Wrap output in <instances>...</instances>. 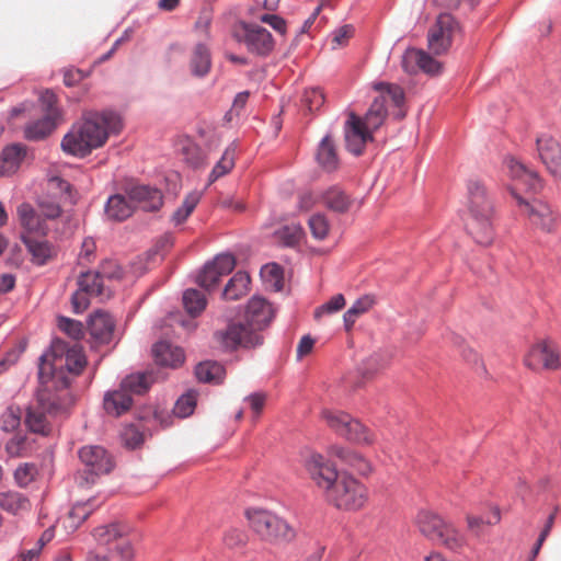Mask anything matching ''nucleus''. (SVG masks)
<instances>
[{
  "instance_id": "nucleus-1",
  "label": "nucleus",
  "mask_w": 561,
  "mask_h": 561,
  "mask_svg": "<svg viewBox=\"0 0 561 561\" xmlns=\"http://www.w3.org/2000/svg\"><path fill=\"white\" fill-rule=\"evenodd\" d=\"M122 126L121 115L115 111L87 112L72 124L62 137L60 147L68 156L85 158L103 147L111 135L118 134Z\"/></svg>"
},
{
  "instance_id": "nucleus-2",
  "label": "nucleus",
  "mask_w": 561,
  "mask_h": 561,
  "mask_svg": "<svg viewBox=\"0 0 561 561\" xmlns=\"http://www.w3.org/2000/svg\"><path fill=\"white\" fill-rule=\"evenodd\" d=\"M306 468L316 484L325 491L327 500L335 507L355 511L366 502V488L352 476H340L335 465L323 455L312 453L306 459Z\"/></svg>"
},
{
  "instance_id": "nucleus-3",
  "label": "nucleus",
  "mask_w": 561,
  "mask_h": 561,
  "mask_svg": "<svg viewBox=\"0 0 561 561\" xmlns=\"http://www.w3.org/2000/svg\"><path fill=\"white\" fill-rule=\"evenodd\" d=\"M38 381L58 393H67L73 377L79 376L88 362L83 348L78 344L69 345L66 341L55 337L50 346L38 358Z\"/></svg>"
},
{
  "instance_id": "nucleus-4",
  "label": "nucleus",
  "mask_w": 561,
  "mask_h": 561,
  "mask_svg": "<svg viewBox=\"0 0 561 561\" xmlns=\"http://www.w3.org/2000/svg\"><path fill=\"white\" fill-rule=\"evenodd\" d=\"M467 188L470 211V219L466 225L467 230L478 244L490 245L494 238L492 202L480 181L469 180Z\"/></svg>"
},
{
  "instance_id": "nucleus-5",
  "label": "nucleus",
  "mask_w": 561,
  "mask_h": 561,
  "mask_svg": "<svg viewBox=\"0 0 561 561\" xmlns=\"http://www.w3.org/2000/svg\"><path fill=\"white\" fill-rule=\"evenodd\" d=\"M71 397L58 393L48 386H41L35 394L34 402L26 409L25 424L36 434L47 435L50 431L48 416H58L65 413L71 404Z\"/></svg>"
},
{
  "instance_id": "nucleus-6",
  "label": "nucleus",
  "mask_w": 561,
  "mask_h": 561,
  "mask_svg": "<svg viewBox=\"0 0 561 561\" xmlns=\"http://www.w3.org/2000/svg\"><path fill=\"white\" fill-rule=\"evenodd\" d=\"M251 529L264 541L273 545H287L296 537V530L283 517L263 508L245 511Z\"/></svg>"
},
{
  "instance_id": "nucleus-7",
  "label": "nucleus",
  "mask_w": 561,
  "mask_h": 561,
  "mask_svg": "<svg viewBox=\"0 0 561 561\" xmlns=\"http://www.w3.org/2000/svg\"><path fill=\"white\" fill-rule=\"evenodd\" d=\"M416 525L423 536L451 551H458L466 545L465 536L435 512L420 511L416 516Z\"/></svg>"
},
{
  "instance_id": "nucleus-8",
  "label": "nucleus",
  "mask_w": 561,
  "mask_h": 561,
  "mask_svg": "<svg viewBox=\"0 0 561 561\" xmlns=\"http://www.w3.org/2000/svg\"><path fill=\"white\" fill-rule=\"evenodd\" d=\"M127 528L118 523H112L96 527L93 537L99 547H104L111 553L112 559L119 561H133L135 550L130 540L126 537Z\"/></svg>"
},
{
  "instance_id": "nucleus-9",
  "label": "nucleus",
  "mask_w": 561,
  "mask_h": 561,
  "mask_svg": "<svg viewBox=\"0 0 561 561\" xmlns=\"http://www.w3.org/2000/svg\"><path fill=\"white\" fill-rule=\"evenodd\" d=\"M214 339L227 352L239 347L253 348L263 344V336L241 321H230L225 329L214 333Z\"/></svg>"
},
{
  "instance_id": "nucleus-10",
  "label": "nucleus",
  "mask_w": 561,
  "mask_h": 561,
  "mask_svg": "<svg viewBox=\"0 0 561 561\" xmlns=\"http://www.w3.org/2000/svg\"><path fill=\"white\" fill-rule=\"evenodd\" d=\"M323 416L328 425L340 436L357 444H371L374 438L370 431L358 420L345 412L327 411Z\"/></svg>"
},
{
  "instance_id": "nucleus-11",
  "label": "nucleus",
  "mask_w": 561,
  "mask_h": 561,
  "mask_svg": "<svg viewBox=\"0 0 561 561\" xmlns=\"http://www.w3.org/2000/svg\"><path fill=\"white\" fill-rule=\"evenodd\" d=\"M79 458L84 467L82 478L87 484H93L96 478L108 473L114 466L108 453L96 445L80 448Z\"/></svg>"
},
{
  "instance_id": "nucleus-12",
  "label": "nucleus",
  "mask_w": 561,
  "mask_h": 561,
  "mask_svg": "<svg viewBox=\"0 0 561 561\" xmlns=\"http://www.w3.org/2000/svg\"><path fill=\"white\" fill-rule=\"evenodd\" d=\"M242 35L238 39L243 43L249 53L259 57H267L274 49L272 34L263 26L253 23H241Z\"/></svg>"
},
{
  "instance_id": "nucleus-13",
  "label": "nucleus",
  "mask_w": 561,
  "mask_h": 561,
  "mask_svg": "<svg viewBox=\"0 0 561 561\" xmlns=\"http://www.w3.org/2000/svg\"><path fill=\"white\" fill-rule=\"evenodd\" d=\"M123 275L121 267L108 261L103 263L102 271L82 272L78 277V287L80 291L91 297H99L103 294V279H118Z\"/></svg>"
},
{
  "instance_id": "nucleus-14",
  "label": "nucleus",
  "mask_w": 561,
  "mask_h": 561,
  "mask_svg": "<svg viewBox=\"0 0 561 561\" xmlns=\"http://www.w3.org/2000/svg\"><path fill=\"white\" fill-rule=\"evenodd\" d=\"M124 192L135 205V210L140 208L146 213H153L163 205V194L153 185L133 183L126 185Z\"/></svg>"
},
{
  "instance_id": "nucleus-15",
  "label": "nucleus",
  "mask_w": 561,
  "mask_h": 561,
  "mask_svg": "<svg viewBox=\"0 0 561 561\" xmlns=\"http://www.w3.org/2000/svg\"><path fill=\"white\" fill-rule=\"evenodd\" d=\"M512 195L516 198L522 213L529 218L534 226L547 232L552 230L556 217L547 203L536 198L527 201L518 195L514 188H512Z\"/></svg>"
},
{
  "instance_id": "nucleus-16",
  "label": "nucleus",
  "mask_w": 561,
  "mask_h": 561,
  "mask_svg": "<svg viewBox=\"0 0 561 561\" xmlns=\"http://www.w3.org/2000/svg\"><path fill=\"white\" fill-rule=\"evenodd\" d=\"M457 27L458 24L450 14H439L435 25L427 34L428 48L436 55L445 53L450 46L453 34Z\"/></svg>"
},
{
  "instance_id": "nucleus-17",
  "label": "nucleus",
  "mask_w": 561,
  "mask_h": 561,
  "mask_svg": "<svg viewBox=\"0 0 561 561\" xmlns=\"http://www.w3.org/2000/svg\"><path fill=\"white\" fill-rule=\"evenodd\" d=\"M401 65L409 75L422 71L426 75H437L442 71V65L423 49L410 47L402 55Z\"/></svg>"
},
{
  "instance_id": "nucleus-18",
  "label": "nucleus",
  "mask_w": 561,
  "mask_h": 561,
  "mask_svg": "<svg viewBox=\"0 0 561 561\" xmlns=\"http://www.w3.org/2000/svg\"><path fill=\"white\" fill-rule=\"evenodd\" d=\"M274 316L275 310L266 299L253 296L247 304L244 322L251 330L260 333L270 325Z\"/></svg>"
},
{
  "instance_id": "nucleus-19",
  "label": "nucleus",
  "mask_w": 561,
  "mask_h": 561,
  "mask_svg": "<svg viewBox=\"0 0 561 561\" xmlns=\"http://www.w3.org/2000/svg\"><path fill=\"white\" fill-rule=\"evenodd\" d=\"M525 364L531 369L539 367L546 369H558L560 367V353L557 346L548 340L535 344L525 358Z\"/></svg>"
},
{
  "instance_id": "nucleus-20",
  "label": "nucleus",
  "mask_w": 561,
  "mask_h": 561,
  "mask_svg": "<svg viewBox=\"0 0 561 561\" xmlns=\"http://www.w3.org/2000/svg\"><path fill=\"white\" fill-rule=\"evenodd\" d=\"M345 147L354 156H360L368 141H373V133L358 121V116L351 113L344 125Z\"/></svg>"
},
{
  "instance_id": "nucleus-21",
  "label": "nucleus",
  "mask_w": 561,
  "mask_h": 561,
  "mask_svg": "<svg viewBox=\"0 0 561 561\" xmlns=\"http://www.w3.org/2000/svg\"><path fill=\"white\" fill-rule=\"evenodd\" d=\"M539 158L549 172L561 180V146L549 134H541L536 138Z\"/></svg>"
},
{
  "instance_id": "nucleus-22",
  "label": "nucleus",
  "mask_w": 561,
  "mask_h": 561,
  "mask_svg": "<svg viewBox=\"0 0 561 561\" xmlns=\"http://www.w3.org/2000/svg\"><path fill=\"white\" fill-rule=\"evenodd\" d=\"M88 329L91 337L99 344L117 343L115 321L107 312L98 310L89 317Z\"/></svg>"
},
{
  "instance_id": "nucleus-23",
  "label": "nucleus",
  "mask_w": 561,
  "mask_h": 561,
  "mask_svg": "<svg viewBox=\"0 0 561 561\" xmlns=\"http://www.w3.org/2000/svg\"><path fill=\"white\" fill-rule=\"evenodd\" d=\"M151 353L157 365L162 367L178 368L185 360L184 350L165 340L154 343Z\"/></svg>"
},
{
  "instance_id": "nucleus-24",
  "label": "nucleus",
  "mask_w": 561,
  "mask_h": 561,
  "mask_svg": "<svg viewBox=\"0 0 561 561\" xmlns=\"http://www.w3.org/2000/svg\"><path fill=\"white\" fill-rule=\"evenodd\" d=\"M135 205L131 204L127 195L112 194L104 204V218L112 222H123L133 216Z\"/></svg>"
},
{
  "instance_id": "nucleus-25",
  "label": "nucleus",
  "mask_w": 561,
  "mask_h": 561,
  "mask_svg": "<svg viewBox=\"0 0 561 561\" xmlns=\"http://www.w3.org/2000/svg\"><path fill=\"white\" fill-rule=\"evenodd\" d=\"M504 163L512 179L519 181L528 191L536 193L541 190L542 182L536 171L528 169L514 157H506Z\"/></svg>"
},
{
  "instance_id": "nucleus-26",
  "label": "nucleus",
  "mask_w": 561,
  "mask_h": 561,
  "mask_svg": "<svg viewBox=\"0 0 561 561\" xmlns=\"http://www.w3.org/2000/svg\"><path fill=\"white\" fill-rule=\"evenodd\" d=\"M329 454L362 476L368 474L371 470L369 461L351 448L333 445L329 448Z\"/></svg>"
},
{
  "instance_id": "nucleus-27",
  "label": "nucleus",
  "mask_w": 561,
  "mask_h": 561,
  "mask_svg": "<svg viewBox=\"0 0 561 561\" xmlns=\"http://www.w3.org/2000/svg\"><path fill=\"white\" fill-rule=\"evenodd\" d=\"M375 91L380 92L379 95H386V103L391 101L392 105L397 108L393 117L401 121L405 117L407 112L403 108L405 103V94L402 87L396 83L379 81L373 84Z\"/></svg>"
},
{
  "instance_id": "nucleus-28",
  "label": "nucleus",
  "mask_w": 561,
  "mask_h": 561,
  "mask_svg": "<svg viewBox=\"0 0 561 561\" xmlns=\"http://www.w3.org/2000/svg\"><path fill=\"white\" fill-rule=\"evenodd\" d=\"M323 205L336 214H345L350 210L353 199L341 186L332 185L321 193Z\"/></svg>"
},
{
  "instance_id": "nucleus-29",
  "label": "nucleus",
  "mask_w": 561,
  "mask_h": 561,
  "mask_svg": "<svg viewBox=\"0 0 561 561\" xmlns=\"http://www.w3.org/2000/svg\"><path fill=\"white\" fill-rule=\"evenodd\" d=\"M26 156V147L22 144H12L3 148L0 156V174L10 175L18 171Z\"/></svg>"
},
{
  "instance_id": "nucleus-30",
  "label": "nucleus",
  "mask_w": 561,
  "mask_h": 561,
  "mask_svg": "<svg viewBox=\"0 0 561 561\" xmlns=\"http://www.w3.org/2000/svg\"><path fill=\"white\" fill-rule=\"evenodd\" d=\"M387 115L386 95H378L371 102L364 117L358 116V121L374 134L383 124Z\"/></svg>"
},
{
  "instance_id": "nucleus-31",
  "label": "nucleus",
  "mask_w": 561,
  "mask_h": 561,
  "mask_svg": "<svg viewBox=\"0 0 561 561\" xmlns=\"http://www.w3.org/2000/svg\"><path fill=\"white\" fill-rule=\"evenodd\" d=\"M18 217L21 226L25 229V234H45V222L42 219L41 214L37 213L31 204L22 203L18 207Z\"/></svg>"
},
{
  "instance_id": "nucleus-32",
  "label": "nucleus",
  "mask_w": 561,
  "mask_h": 561,
  "mask_svg": "<svg viewBox=\"0 0 561 561\" xmlns=\"http://www.w3.org/2000/svg\"><path fill=\"white\" fill-rule=\"evenodd\" d=\"M21 240L32 255L33 264L43 266L53 256V247L47 240H39L25 233H21Z\"/></svg>"
},
{
  "instance_id": "nucleus-33",
  "label": "nucleus",
  "mask_w": 561,
  "mask_h": 561,
  "mask_svg": "<svg viewBox=\"0 0 561 561\" xmlns=\"http://www.w3.org/2000/svg\"><path fill=\"white\" fill-rule=\"evenodd\" d=\"M133 398L121 387L104 394L103 408L107 414L119 416L133 405Z\"/></svg>"
},
{
  "instance_id": "nucleus-34",
  "label": "nucleus",
  "mask_w": 561,
  "mask_h": 561,
  "mask_svg": "<svg viewBox=\"0 0 561 561\" xmlns=\"http://www.w3.org/2000/svg\"><path fill=\"white\" fill-rule=\"evenodd\" d=\"M153 383V375L149 371H137L123 378L119 387L124 389L131 398L133 394L146 393Z\"/></svg>"
},
{
  "instance_id": "nucleus-35",
  "label": "nucleus",
  "mask_w": 561,
  "mask_h": 561,
  "mask_svg": "<svg viewBox=\"0 0 561 561\" xmlns=\"http://www.w3.org/2000/svg\"><path fill=\"white\" fill-rule=\"evenodd\" d=\"M195 376L204 383L219 385L226 377V368L215 360H205L196 365Z\"/></svg>"
},
{
  "instance_id": "nucleus-36",
  "label": "nucleus",
  "mask_w": 561,
  "mask_h": 561,
  "mask_svg": "<svg viewBox=\"0 0 561 561\" xmlns=\"http://www.w3.org/2000/svg\"><path fill=\"white\" fill-rule=\"evenodd\" d=\"M56 127V119H53L49 115H43L24 127V137L31 141H38L50 135Z\"/></svg>"
},
{
  "instance_id": "nucleus-37",
  "label": "nucleus",
  "mask_w": 561,
  "mask_h": 561,
  "mask_svg": "<svg viewBox=\"0 0 561 561\" xmlns=\"http://www.w3.org/2000/svg\"><path fill=\"white\" fill-rule=\"evenodd\" d=\"M251 283L250 275L244 271H238L226 284L222 290V298L226 300H238L249 291Z\"/></svg>"
},
{
  "instance_id": "nucleus-38",
  "label": "nucleus",
  "mask_w": 561,
  "mask_h": 561,
  "mask_svg": "<svg viewBox=\"0 0 561 561\" xmlns=\"http://www.w3.org/2000/svg\"><path fill=\"white\" fill-rule=\"evenodd\" d=\"M238 149V142L234 140L222 152L220 159L216 162L208 176V183L211 184L218 179L228 174L234 167L236 152Z\"/></svg>"
},
{
  "instance_id": "nucleus-39",
  "label": "nucleus",
  "mask_w": 561,
  "mask_h": 561,
  "mask_svg": "<svg viewBox=\"0 0 561 561\" xmlns=\"http://www.w3.org/2000/svg\"><path fill=\"white\" fill-rule=\"evenodd\" d=\"M191 72L193 76L203 78L205 77L211 67V55L209 48L198 43L195 45L192 58H191Z\"/></svg>"
},
{
  "instance_id": "nucleus-40",
  "label": "nucleus",
  "mask_w": 561,
  "mask_h": 561,
  "mask_svg": "<svg viewBox=\"0 0 561 561\" xmlns=\"http://www.w3.org/2000/svg\"><path fill=\"white\" fill-rule=\"evenodd\" d=\"M317 161L328 172H332L337 169L339 158L336 154L334 141L330 135H325L321 139L318 146Z\"/></svg>"
},
{
  "instance_id": "nucleus-41",
  "label": "nucleus",
  "mask_w": 561,
  "mask_h": 561,
  "mask_svg": "<svg viewBox=\"0 0 561 561\" xmlns=\"http://www.w3.org/2000/svg\"><path fill=\"white\" fill-rule=\"evenodd\" d=\"M0 507L13 515L26 512L31 507L28 497L16 491L0 493Z\"/></svg>"
},
{
  "instance_id": "nucleus-42",
  "label": "nucleus",
  "mask_w": 561,
  "mask_h": 561,
  "mask_svg": "<svg viewBox=\"0 0 561 561\" xmlns=\"http://www.w3.org/2000/svg\"><path fill=\"white\" fill-rule=\"evenodd\" d=\"M275 239L286 248L297 247L305 237V230L300 224L284 225L274 232Z\"/></svg>"
},
{
  "instance_id": "nucleus-43",
  "label": "nucleus",
  "mask_w": 561,
  "mask_h": 561,
  "mask_svg": "<svg viewBox=\"0 0 561 561\" xmlns=\"http://www.w3.org/2000/svg\"><path fill=\"white\" fill-rule=\"evenodd\" d=\"M182 302L186 312L193 318L199 316L207 306L205 295L195 288H187L183 291Z\"/></svg>"
},
{
  "instance_id": "nucleus-44",
  "label": "nucleus",
  "mask_w": 561,
  "mask_h": 561,
  "mask_svg": "<svg viewBox=\"0 0 561 561\" xmlns=\"http://www.w3.org/2000/svg\"><path fill=\"white\" fill-rule=\"evenodd\" d=\"M374 305V298L365 295L355 300V302L343 314L345 330H351L357 318L367 312Z\"/></svg>"
},
{
  "instance_id": "nucleus-45",
  "label": "nucleus",
  "mask_w": 561,
  "mask_h": 561,
  "mask_svg": "<svg viewBox=\"0 0 561 561\" xmlns=\"http://www.w3.org/2000/svg\"><path fill=\"white\" fill-rule=\"evenodd\" d=\"M201 196V192L197 191L190 192L185 196L182 205L172 215L171 220L175 226L183 224L188 218L199 203Z\"/></svg>"
},
{
  "instance_id": "nucleus-46",
  "label": "nucleus",
  "mask_w": 561,
  "mask_h": 561,
  "mask_svg": "<svg viewBox=\"0 0 561 561\" xmlns=\"http://www.w3.org/2000/svg\"><path fill=\"white\" fill-rule=\"evenodd\" d=\"M198 392L194 389L187 390L183 393L173 407V413L175 416L185 419L194 413L197 404Z\"/></svg>"
},
{
  "instance_id": "nucleus-47",
  "label": "nucleus",
  "mask_w": 561,
  "mask_h": 561,
  "mask_svg": "<svg viewBox=\"0 0 561 561\" xmlns=\"http://www.w3.org/2000/svg\"><path fill=\"white\" fill-rule=\"evenodd\" d=\"M221 277L220 272H218L210 262H207L198 273L196 283L206 291H213L217 288Z\"/></svg>"
},
{
  "instance_id": "nucleus-48",
  "label": "nucleus",
  "mask_w": 561,
  "mask_h": 561,
  "mask_svg": "<svg viewBox=\"0 0 561 561\" xmlns=\"http://www.w3.org/2000/svg\"><path fill=\"white\" fill-rule=\"evenodd\" d=\"M37 206L41 216L44 219L54 220L61 216L62 209L60 204L50 196H42L37 199Z\"/></svg>"
},
{
  "instance_id": "nucleus-49",
  "label": "nucleus",
  "mask_w": 561,
  "mask_h": 561,
  "mask_svg": "<svg viewBox=\"0 0 561 561\" xmlns=\"http://www.w3.org/2000/svg\"><path fill=\"white\" fill-rule=\"evenodd\" d=\"M308 225L314 239L323 240L327 238L329 232V221L325 215L320 213L312 215L308 220Z\"/></svg>"
},
{
  "instance_id": "nucleus-50",
  "label": "nucleus",
  "mask_w": 561,
  "mask_h": 561,
  "mask_svg": "<svg viewBox=\"0 0 561 561\" xmlns=\"http://www.w3.org/2000/svg\"><path fill=\"white\" fill-rule=\"evenodd\" d=\"M58 328L72 340H80L83 336V325L80 321L64 316L58 318Z\"/></svg>"
},
{
  "instance_id": "nucleus-51",
  "label": "nucleus",
  "mask_w": 561,
  "mask_h": 561,
  "mask_svg": "<svg viewBox=\"0 0 561 561\" xmlns=\"http://www.w3.org/2000/svg\"><path fill=\"white\" fill-rule=\"evenodd\" d=\"M38 102L44 115H49L53 119L58 121L60 112L57 107V96L54 92L46 90L39 95Z\"/></svg>"
},
{
  "instance_id": "nucleus-52",
  "label": "nucleus",
  "mask_w": 561,
  "mask_h": 561,
  "mask_svg": "<svg viewBox=\"0 0 561 561\" xmlns=\"http://www.w3.org/2000/svg\"><path fill=\"white\" fill-rule=\"evenodd\" d=\"M302 105L309 111L319 110L324 103V95L320 88H310L304 92Z\"/></svg>"
},
{
  "instance_id": "nucleus-53",
  "label": "nucleus",
  "mask_w": 561,
  "mask_h": 561,
  "mask_svg": "<svg viewBox=\"0 0 561 561\" xmlns=\"http://www.w3.org/2000/svg\"><path fill=\"white\" fill-rule=\"evenodd\" d=\"M1 430L4 432L15 431L21 423V410L19 408L9 407L0 417Z\"/></svg>"
},
{
  "instance_id": "nucleus-54",
  "label": "nucleus",
  "mask_w": 561,
  "mask_h": 561,
  "mask_svg": "<svg viewBox=\"0 0 561 561\" xmlns=\"http://www.w3.org/2000/svg\"><path fill=\"white\" fill-rule=\"evenodd\" d=\"M209 262L220 272L221 276L230 274L236 267V257L228 252L217 254L214 260Z\"/></svg>"
},
{
  "instance_id": "nucleus-55",
  "label": "nucleus",
  "mask_w": 561,
  "mask_h": 561,
  "mask_svg": "<svg viewBox=\"0 0 561 561\" xmlns=\"http://www.w3.org/2000/svg\"><path fill=\"white\" fill-rule=\"evenodd\" d=\"M37 473L36 466L33 463H24L19 466L14 471L15 482L20 486H27Z\"/></svg>"
},
{
  "instance_id": "nucleus-56",
  "label": "nucleus",
  "mask_w": 561,
  "mask_h": 561,
  "mask_svg": "<svg viewBox=\"0 0 561 561\" xmlns=\"http://www.w3.org/2000/svg\"><path fill=\"white\" fill-rule=\"evenodd\" d=\"M345 306V299L342 294H336L329 301L318 307L314 317L320 318L322 314H331L341 310Z\"/></svg>"
},
{
  "instance_id": "nucleus-57",
  "label": "nucleus",
  "mask_w": 561,
  "mask_h": 561,
  "mask_svg": "<svg viewBox=\"0 0 561 561\" xmlns=\"http://www.w3.org/2000/svg\"><path fill=\"white\" fill-rule=\"evenodd\" d=\"M388 358L383 353H375L366 358L362 366V371L365 376L375 374L378 369L386 366Z\"/></svg>"
},
{
  "instance_id": "nucleus-58",
  "label": "nucleus",
  "mask_w": 561,
  "mask_h": 561,
  "mask_svg": "<svg viewBox=\"0 0 561 561\" xmlns=\"http://www.w3.org/2000/svg\"><path fill=\"white\" fill-rule=\"evenodd\" d=\"M123 444L129 449H136L144 443L142 433L134 425H130L122 433Z\"/></svg>"
},
{
  "instance_id": "nucleus-59",
  "label": "nucleus",
  "mask_w": 561,
  "mask_h": 561,
  "mask_svg": "<svg viewBox=\"0 0 561 561\" xmlns=\"http://www.w3.org/2000/svg\"><path fill=\"white\" fill-rule=\"evenodd\" d=\"M501 519L500 510L494 507L491 514L488 517L484 516H469L468 517V527L471 530L479 528L481 525H494L499 523Z\"/></svg>"
},
{
  "instance_id": "nucleus-60",
  "label": "nucleus",
  "mask_w": 561,
  "mask_h": 561,
  "mask_svg": "<svg viewBox=\"0 0 561 561\" xmlns=\"http://www.w3.org/2000/svg\"><path fill=\"white\" fill-rule=\"evenodd\" d=\"M184 160L188 165L197 169L204 164V156L196 146H187L183 148Z\"/></svg>"
},
{
  "instance_id": "nucleus-61",
  "label": "nucleus",
  "mask_w": 561,
  "mask_h": 561,
  "mask_svg": "<svg viewBox=\"0 0 561 561\" xmlns=\"http://www.w3.org/2000/svg\"><path fill=\"white\" fill-rule=\"evenodd\" d=\"M245 533L237 528H231L227 530L224 535V542L229 548L242 546L245 542Z\"/></svg>"
},
{
  "instance_id": "nucleus-62",
  "label": "nucleus",
  "mask_w": 561,
  "mask_h": 561,
  "mask_svg": "<svg viewBox=\"0 0 561 561\" xmlns=\"http://www.w3.org/2000/svg\"><path fill=\"white\" fill-rule=\"evenodd\" d=\"M261 21L263 23L268 24L274 31L278 32L280 35L286 33V21L276 14L265 13L261 16Z\"/></svg>"
},
{
  "instance_id": "nucleus-63",
  "label": "nucleus",
  "mask_w": 561,
  "mask_h": 561,
  "mask_svg": "<svg viewBox=\"0 0 561 561\" xmlns=\"http://www.w3.org/2000/svg\"><path fill=\"white\" fill-rule=\"evenodd\" d=\"M26 449V437L24 435H15L7 443V450L11 456H19Z\"/></svg>"
},
{
  "instance_id": "nucleus-64",
  "label": "nucleus",
  "mask_w": 561,
  "mask_h": 561,
  "mask_svg": "<svg viewBox=\"0 0 561 561\" xmlns=\"http://www.w3.org/2000/svg\"><path fill=\"white\" fill-rule=\"evenodd\" d=\"M244 400L249 403L251 410L255 414V417L259 416L265 402V396L260 392H254L245 397Z\"/></svg>"
}]
</instances>
